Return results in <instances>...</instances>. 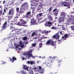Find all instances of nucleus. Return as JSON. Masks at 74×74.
<instances>
[{
	"label": "nucleus",
	"instance_id": "nucleus-1",
	"mask_svg": "<svg viewBox=\"0 0 74 74\" xmlns=\"http://www.w3.org/2000/svg\"><path fill=\"white\" fill-rule=\"evenodd\" d=\"M59 41H62V39H61L60 40H58V41H56L55 42H53V41L51 43V46H55L56 45V44H60L61 42H59Z\"/></svg>",
	"mask_w": 74,
	"mask_h": 74
},
{
	"label": "nucleus",
	"instance_id": "nucleus-2",
	"mask_svg": "<svg viewBox=\"0 0 74 74\" xmlns=\"http://www.w3.org/2000/svg\"><path fill=\"white\" fill-rule=\"evenodd\" d=\"M61 5H64V7H68V8H70L71 4H69L65 1H64L62 3Z\"/></svg>",
	"mask_w": 74,
	"mask_h": 74
},
{
	"label": "nucleus",
	"instance_id": "nucleus-3",
	"mask_svg": "<svg viewBox=\"0 0 74 74\" xmlns=\"http://www.w3.org/2000/svg\"><path fill=\"white\" fill-rule=\"evenodd\" d=\"M30 21L31 22L30 23L32 24L30 25L31 26H32V25H35L36 24V20L34 19V18L31 19Z\"/></svg>",
	"mask_w": 74,
	"mask_h": 74
},
{
	"label": "nucleus",
	"instance_id": "nucleus-4",
	"mask_svg": "<svg viewBox=\"0 0 74 74\" xmlns=\"http://www.w3.org/2000/svg\"><path fill=\"white\" fill-rule=\"evenodd\" d=\"M23 69L26 70H27V71H30L32 70H31V67H28L27 66L24 65L23 67Z\"/></svg>",
	"mask_w": 74,
	"mask_h": 74
},
{
	"label": "nucleus",
	"instance_id": "nucleus-5",
	"mask_svg": "<svg viewBox=\"0 0 74 74\" xmlns=\"http://www.w3.org/2000/svg\"><path fill=\"white\" fill-rule=\"evenodd\" d=\"M18 43L19 44V45L21 48H26V45H24V43H23V42H22V41H20V42H19Z\"/></svg>",
	"mask_w": 74,
	"mask_h": 74
},
{
	"label": "nucleus",
	"instance_id": "nucleus-6",
	"mask_svg": "<svg viewBox=\"0 0 74 74\" xmlns=\"http://www.w3.org/2000/svg\"><path fill=\"white\" fill-rule=\"evenodd\" d=\"M59 11V10L56 8L53 10V12H54V15L55 16H58V12Z\"/></svg>",
	"mask_w": 74,
	"mask_h": 74
},
{
	"label": "nucleus",
	"instance_id": "nucleus-7",
	"mask_svg": "<svg viewBox=\"0 0 74 74\" xmlns=\"http://www.w3.org/2000/svg\"><path fill=\"white\" fill-rule=\"evenodd\" d=\"M64 19V17H60V18L58 20L59 23H61L62 24V22H63Z\"/></svg>",
	"mask_w": 74,
	"mask_h": 74
},
{
	"label": "nucleus",
	"instance_id": "nucleus-8",
	"mask_svg": "<svg viewBox=\"0 0 74 74\" xmlns=\"http://www.w3.org/2000/svg\"><path fill=\"white\" fill-rule=\"evenodd\" d=\"M14 13V10L13 8H12L10 10H9L8 15H13Z\"/></svg>",
	"mask_w": 74,
	"mask_h": 74
},
{
	"label": "nucleus",
	"instance_id": "nucleus-9",
	"mask_svg": "<svg viewBox=\"0 0 74 74\" xmlns=\"http://www.w3.org/2000/svg\"><path fill=\"white\" fill-rule=\"evenodd\" d=\"M45 64L46 65V67H47V66L48 67H51V66H52V64H51L49 63V62L46 61L45 62Z\"/></svg>",
	"mask_w": 74,
	"mask_h": 74
},
{
	"label": "nucleus",
	"instance_id": "nucleus-10",
	"mask_svg": "<svg viewBox=\"0 0 74 74\" xmlns=\"http://www.w3.org/2000/svg\"><path fill=\"white\" fill-rule=\"evenodd\" d=\"M31 15V12L29 11L26 13V15L25 16V18H29V17Z\"/></svg>",
	"mask_w": 74,
	"mask_h": 74
},
{
	"label": "nucleus",
	"instance_id": "nucleus-11",
	"mask_svg": "<svg viewBox=\"0 0 74 74\" xmlns=\"http://www.w3.org/2000/svg\"><path fill=\"white\" fill-rule=\"evenodd\" d=\"M71 21L70 20H68L67 21V22H66V23H65L64 24V25H65L66 27H67V25H70V23H71Z\"/></svg>",
	"mask_w": 74,
	"mask_h": 74
},
{
	"label": "nucleus",
	"instance_id": "nucleus-12",
	"mask_svg": "<svg viewBox=\"0 0 74 74\" xmlns=\"http://www.w3.org/2000/svg\"><path fill=\"white\" fill-rule=\"evenodd\" d=\"M21 6L24 8L27 7L28 6V4L27 3V2H24L23 3V4L22 5H21Z\"/></svg>",
	"mask_w": 74,
	"mask_h": 74
},
{
	"label": "nucleus",
	"instance_id": "nucleus-13",
	"mask_svg": "<svg viewBox=\"0 0 74 74\" xmlns=\"http://www.w3.org/2000/svg\"><path fill=\"white\" fill-rule=\"evenodd\" d=\"M52 25V23L49 21L48 22V23H45V26H49V27H51Z\"/></svg>",
	"mask_w": 74,
	"mask_h": 74
},
{
	"label": "nucleus",
	"instance_id": "nucleus-14",
	"mask_svg": "<svg viewBox=\"0 0 74 74\" xmlns=\"http://www.w3.org/2000/svg\"><path fill=\"white\" fill-rule=\"evenodd\" d=\"M42 8V5H39L37 8V11H39L40 10H41V9Z\"/></svg>",
	"mask_w": 74,
	"mask_h": 74
},
{
	"label": "nucleus",
	"instance_id": "nucleus-15",
	"mask_svg": "<svg viewBox=\"0 0 74 74\" xmlns=\"http://www.w3.org/2000/svg\"><path fill=\"white\" fill-rule=\"evenodd\" d=\"M7 22L6 21L5 22L2 27V29H5L7 27Z\"/></svg>",
	"mask_w": 74,
	"mask_h": 74
},
{
	"label": "nucleus",
	"instance_id": "nucleus-16",
	"mask_svg": "<svg viewBox=\"0 0 74 74\" xmlns=\"http://www.w3.org/2000/svg\"><path fill=\"white\" fill-rule=\"evenodd\" d=\"M10 61L12 62V63L14 62V60H16V58H15V57H12V59L11 58H10Z\"/></svg>",
	"mask_w": 74,
	"mask_h": 74
},
{
	"label": "nucleus",
	"instance_id": "nucleus-17",
	"mask_svg": "<svg viewBox=\"0 0 74 74\" xmlns=\"http://www.w3.org/2000/svg\"><path fill=\"white\" fill-rule=\"evenodd\" d=\"M47 16L49 20L50 21H52V20H53V18H52V17L51 15H49V14H48Z\"/></svg>",
	"mask_w": 74,
	"mask_h": 74
},
{
	"label": "nucleus",
	"instance_id": "nucleus-18",
	"mask_svg": "<svg viewBox=\"0 0 74 74\" xmlns=\"http://www.w3.org/2000/svg\"><path fill=\"white\" fill-rule=\"evenodd\" d=\"M60 37V35H59V33H57L53 35L52 37Z\"/></svg>",
	"mask_w": 74,
	"mask_h": 74
},
{
	"label": "nucleus",
	"instance_id": "nucleus-19",
	"mask_svg": "<svg viewBox=\"0 0 74 74\" xmlns=\"http://www.w3.org/2000/svg\"><path fill=\"white\" fill-rule=\"evenodd\" d=\"M64 37H72L70 35V34H69V35L67 34H66L64 35Z\"/></svg>",
	"mask_w": 74,
	"mask_h": 74
},
{
	"label": "nucleus",
	"instance_id": "nucleus-20",
	"mask_svg": "<svg viewBox=\"0 0 74 74\" xmlns=\"http://www.w3.org/2000/svg\"><path fill=\"white\" fill-rule=\"evenodd\" d=\"M16 30H17L18 34H21V32H22V29H16Z\"/></svg>",
	"mask_w": 74,
	"mask_h": 74
},
{
	"label": "nucleus",
	"instance_id": "nucleus-21",
	"mask_svg": "<svg viewBox=\"0 0 74 74\" xmlns=\"http://www.w3.org/2000/svg\"><path fill=\"white\" fill-rule=\"evenodd\" d=\"M32 69L33 70H34V72H35L36 70L37 69V67L35 65H33V67L32 68Z\"/></svg>",
	"mask_w": 74,
	"mask_h": 74
},
{
	"label": "nucleus",
	"instance_id": "nucleus-22",
	"mask_svg": "<svg viewBox=\"0 0 74 74\" xmlns=\"http://www.w3.org/2000/svg\"><path fill=\"white\" fill-rule=\"evenodd\" d=\"M42 13H39L38 14H37L36 17V18H40V16H42Z\"/></svg>",
	"mask_w": 74,
	"mask_h": 74
},
{
	"label": "nucleus",
	"instance_id": "nucleus-23",
	"mask_svg": "<svg viewBox=\"0 0 74 74\" xmlns=\"http://www.w3.org/2000/svg\"><path fill=\"white\" fill-rule=\"evenodd\" d=\"M31 6L36 7L37 6V3H35V2L33 3H31Z\"/></svg>",
	"mask_w": 74,
	"mask_h": 74
},
{
	"label": "nucleus",
	"instance_id": "nucleus-24",
	"mask_svg": "<svg viewBox=\"0 0 74 74\" xmlns=\"http://www.w3.org/2000/svg\"><path fill=\"white\" fill-rule=\"evenodd\" d=\"M38 68L40 71H44V68H42V66H38Z\"/></svg>",
	"mask_w": 74,
	"mask_h": 74
},
{
	"label": "nucleus",
	"instance_id": "nucleus-25",
	"mask_svg": "<svg viewBox=\"0 0 74 74\" xmlns=\"http://www.w3.org/2000/svg\"><path fill=\"white\" fill-rule=\"evenodd\" d=\"M37 34L36 32H34L32 34V35H31V37H34V36H36Z\"/></svg>",
	"mask_w": 74,
	"mask_h": 74
},
{
	"label": "nucleus",
	"instance_id": "nucleus-26",
	"mask_svg": "<svg viewBox=\"0 0 74 74\" xmlns=\"http://www.w3.org/2000/svg\"><path fill=\"white\" fill-rule=\"evenodd\" d=\"M60 16H63V17H64L65 16H66V15H65V12H61V15H60Z\"/></svg>",
	"mask_w": 74,
	"mask_h": 74
},
{
	"label": "nucleus",
	"instance_id": "nucleus-27",
	"mask_svg": "<svg viewBox=\"0 0 74 74\" xmlns=\"http://www.w3.org/2000/svg\"><path fill=\"white\" fill-rule=\"evenodd\" d=\"M52 8L51 7H50L49 8V9H48L47 11V12L48 13H49V12H51V11H52Z\"/></svg>",
	"mask_w": 74,
	"mask_h": 74
},
{
	"label": "nucleus",
	"instance_id": "nucleus-28",
	"mask_svg": "<svg viewBox=\"0 0 74 74\" xmlns=\"http://www.w3.org/2000/svg\"><path fill=\"white\" fill-rule=\"evenodd\" d=\"M17 19L16 18V17H14V23H14V25H15V24H16L17 23Z\"/></svg>",
	"mask_w": 74,
	"mask_h": 74
},
{
	"label": "nucleus",
	"instance_id": "nucleus-29",
	"mask_svg": "<svg viewBox=\"0 0 74 74\" xmlns=\"http://www.w3.org/2000/svg\"><path fill=\"white\" fill-rule=\"evenodd\" d=\"M50 40H48L47 41V42H46V45H50V44L51 45V44L50 43Z\"/></svg>",
	"mask_w": 74,
	"mask_h": 74
},
{
	"label": "nucleus",
	"instance_id": "nucleus-30",
	"mask_svg": "<svg viewBox=\"0 0 74 74\" xmlns=\"http://www.w3.org/2000/svg\"><path fill=\"white\" fill-rule=\"evenodd\" d=\"M30 63L31 65H32L33 64H36V62H35L34 61H31L30 62Z\"/></svg>",
	"mask_w": 74,
	"mask_h": 74
},
{
	"label": "nucleus",
	"instance_id": "nucleus-31",
	"mask_svg": "<svg viewBox=\"0 0 74 74\" xmlns=\"http://www.w3.org/2000/svg\"><path fill=\"white\" fill-rule=\"evenodd\" d=\"M26 23L25 21L23 20V21L21 22V24H22V26H23V25H25Z\"/></svg>",
	"mask_w": 74,
	"mask_h": 74
},
{
	"label": "nucleus",
	"instance_id": "nucleus-32",
	"mask_svg": "<svg viewBox=\"0 0 74 74\" xmlns=\"http://www.w3.org/2000/svg\"><path fill=\"white\" fill-rule=\"evenodd\" d=\"M26 31L25 30L23 31V32H22V31L21 32L20 34H21V36H24V33H25Z\"/></svg>",
	"mask_w": 74,
	"mask_h": 74
},
{
	"label": "nucleus",
	"instance_id": "nucleus-33",
	"mask_svg": "<svg viewBox=\"0 0 74 74\" xmlns=\"http://www.w3.org/2000/svg\"><path fill=\"white\" fill-rule=\"evenodd\" d=\"M32 54L31 53H29L27 54V57L29 58L30 57H32Z\"/></svg>",
	"mask_w": 74,
	"mask_h": 74
},
{
	"label": "nucleus",
	"instance_id": "nucleus-34",
	"mask_svg": "<svg viewBox=\"0 0 74 74\" xmlns=\"http://www.w3.org/2000/svg\"><path fill=\"white\" fill-rule=\"evenodd\" d=\"M20 10H22V11H25V8H24L23 7H22L21 6Z\"/></svg>",
	"mask_w": 74,
	"mask_h": 74
},
{
	"label": "nucleus",
	"instance_id": "nucleus-35",
	"mask_svg": "<svg viewBox=\"0 0 74 74\" xmlns=\"http://www.w3.org/2000/svg\"><path fill=\"white\" fill-rule=\"evenodd\" d=\"M52 59H53L54 60H58V58L56 57H53L52 58Z\"/></svg>",
	"mask_w": 74,
	"mask_h": 74
},
{
	"label": "nucleus",
	"instance_id": "nucleus-36",
	"mask_svg": "<svg viewBox=\"0 0 74 74\" xmlns=\"http://www.w3.org/2000/svg\"><path fill=\"white\" fill-rule=\"evenodd\" d=\"M38 22H39V23H41V22H44V21H41V19L39 18L38 19Z\"/></svg>",
	"mask_w": 74,
	"mask_h": 74
},
{
	"label": "nucleus",
	"instance_id": "nucleus-37",
	"mask_svg": "<svg viewBox=\"0 0 74 74\" xmlns=\"http://www.w3.org/2000/svg\"><path fill=\"white\" fill-rule=\"evenodd\" d=\"M24 12L23 11V10H21L20 9V11L19 12V14H22V13H23V12Z\"/></svg>",
	"mask_w": 74,
	"mask_h": 74
},
{
	"label": "nucleus",
	"instance_id": "nucleus-38",
	"mask_svg": "<svg viewBox=\"0 0 74 74\" xmlns=\"http://www.w3.org/2000/svg\"><path fill=\"white\" fill-rule=\"evenodd\" d=\"M21 73H22L23 74H26V73L23 70H21Z\"/></svg>",
	"mask_w": 74,
	"mask_h": 74
},
{
	"label": "nucleus",
	"instance_id": "nucleus-39",
	"mask_svg": "<svg viewBox=\"0 0 74 74\" xmlns=\"http://www.w3.org/2000/svg\"><path fill=\"white\" fill-rule=\"evenodd\" d=\"M30 17L29 18H25V21L26 22V23L27 22H28V21H29V19H30Z\"/></svg>",
	"mask_w": 74,
	"mask_h": 74
},
{
	"label": "nucleus",
	"instance_id": "nucleus-40",
	"mask_svg": "<svg viewBox=\"0 0 74 74\" xmlns=\"http://www.w3.org/2000/svg\"><path fill=\"white\" fill-rule=\"evenodd\" d=\"M42 43L41 42L39 44V47L40 48L42 47Z\"/></svg>",
	"mask_w": 74,
	"mask_h": 74
},
{
	"label": "nucleus",
	"instance_id": "nucleus-41",
	"mask_svg": "<svg viewBox=\"0 0 74 74\" xmlns=\"http://www.w3.org/2000/svg\"><path fill=\"white\" fill-rule=\"evenodd\" d=\"M16 25H18V26H22V23H21L20 22H19L17 24H16Z\"/></svg>",
	"mask_w": 74,
	"mask_h": 74
},
{
	"label": "nucleus",
	"instance_id": "nucleus-42",
	"mask_svg": "<svg viewBox=\"0 0 74 74\" xmlns=\"http://www.w3.org/2000/svg\"><path fill=\"white\" fill-rule=\"evenodd\" d=\"M32 47H36V43H33V44H32Z\"/></svg>",
	"mask_w": 74,
	"mask_h": 74
},
{
	"label": "nucleus",
	"instance_id": "nucleus-43",
	"mask_svg": "<svg viewBox=\"0 0 74 74\" xmlns=\"http://www.w3.org/2000/svg\"><path fill=\"white\" fill-rule=\"evenodd\" d=\"M62 60H61L60 61H59L58 63L59 64L58 65V66H59L60 65V62H62Z\"/></svg>",
	"mask_w": 74,
	"mask_h": 74
},
{
	"label": "nucleus",
	"instance_id": "nucleus-44",
	"mask_svg": "<svg viewBox=\"0 0 74 74\" xmlns=\"http://www.w3.org/2000/svg\"><path fill=\"white\" fill-rule=\"evenodd\" d=\"M14 45L16 47V48H17L18 47V46H19V45H17V44L16 43Z\"/></svg>",
	"mask_w": 74,
	"mask_h": 74
},
{
	"label": "nucleus",
	"instance_id": "nucleus-45",
	"mask_svg": "<svg viewBox=\"0 0 74 74\" xmlns=\"http://www.w3.org/2000/svg\"><path fill=\"white\" fill-rule=\"evenodd\" d=\"M50 32H51V31H47V32L45 33V34L46 35H47V34H48V33H50Z\"/></svg>",
	"mask_w": 74,
	"mask_h": 74
},
{
	"label": "nucleus",
	"instance_id": "nucleus-46",
	"mask_svg": "<svg viewBox=\"0 0 74 74\" xmlns=\"http://www.w3.org/2000/svg\"><path fill=\"white\" fill-rule=\"evenodd\" d=\"M8 19H11L12 18V16H8Z\"/></svg>",
	"mask_w": 74,
	"mask_h": 74
},
{
	"label": "nucleus",
	"instance_id": "nucleus-47",
	"mask_svg": "<svg viewBox=\"0 0 74 74\" xmlns=\"http://www.w3.org/2000/svg\"><path fill=\"white\" fill-rule=\"evenodd\" d=\"M72 30L74 31V27L73 26H71V27Z\"/></svg>",
	"mask_w": 74,
	"mask_h": 74
},
{
	"label": "nucleus",
	"instance_id": "nucleus-48",
	"mask_svg": "<svg viewBox=\"0 0 74 74\" xmlns=\"http://www.w3.org/2000/svg\"><path fill=\"white\" fill-rule=\"evenodd\" d=\"M27 37H24L23 38V40H24V41H26V40H27Z\"/></svg>",
	"mask_w": 74,
	"mask_h": 74
},
{
	"label": "nucleus",
	"instance_id": "nucleus-49",
	"mask_svg": "<svg viewBox=\"0 0 74 74\" xmlns=\"http://www.w3.org/2000/svg\"><path fill=\"white\" fill-rule=\"evenodd\" d=\"M12 31H16V29H15V27H13L12 28Z\"/></svg>",
	"mask_w": 74,
	"mask_h": 74
},
{
	"label": "nucleus",
	"instance_id": "nucleus-50",
	"mask_svg": "<svg viewBox=\"0 0 74 74\" xmlns=\"http://www.w3.org/2000/svg\"><path fill=\"white\" fill-rule=\"evenodd\" d=\"M4 38L3 39V41H5V40H7V39H8V38Z\"/></svg>",
	"mask_w": 74,
	"mask_h": 74
},
{
	"label": "nucleus",
	"instance_id": "nucleus-51",
	"mask_svg": "<svg viewBox=\"0 0 74 74\" xmlns=\"http://www.w3.org/2000/svg\"><path fill=\"white\" fill-rule=\"evenodd\" d=\"M44 72V71H41L39 72V73H41V74H43Z\"/></svg>",
	"mask_w": 74,
	"mask_h": 74
},
{
	"label": "nucleus",
	"instance_id": "nucleus-52",
	"mask_svg": "<svg viewBox=\"0 0 74 74\" xmlns=\"http://www.w3.org/2000/svg\"><path fill=\"white\" fill-rule=\"evenodd\" d=\"M46 32V30L42 31V34L45 33Z\"/></svg>",
	"mask_w": 74,
	"mask_h": 74
},
{
	"label": "nucleus",
	"instance_id": "nucleus-53",
	"mask_svg": "<svg viewBox=\"0 0 74 74\" xmlns=\"http://www.w3.org/2000/svg\"><path fill=\"white\" fill-rule=\"evenodd\" d=\"M67 37H62V39L64 40H66L67 39Z\"/></svg>",
	"mask_w": 74,
	"mask_h": 74
},
{
	"label": "nucleus",
	"instance_id": "nucleus-54",
	"mask_svg": "<svg viewBox=\"0 0 74 74\" xmlns=\"http://www.w3.org/2000/svg\"><path fill=\"white\" fill-rule=\"evenodd\" d=\"M16 11L17 12H19V8H16Z\"/></svg>",
	"mask_w": 74,
	"mask_h": 74
},
{
	"label": "nucleus",
	"instance_id": "nucleus-55",
	"mask_svg": "<svg viewBox=\"0 0 74 74\" xmlns=\"http://www.w3.org/2000/svg\"><path fill=\"white\" fill-rule=\"evenodd\" d=\"M62 29L63 30H66V28L64 27H62Z\"/></svg>",
	"mask_w": 74,
	"mask_h": 74
},
{
	"label": "nucleus",
	"instance_id": "nucleus-56",
	"mask_svg": "<svg viewBox=\"0 0 74 74\" xmlns=\"http://www.w3.org/2000/svg\"><path fill=\"white\" fill-rule=\"evenodd\" d=\"M37 63H38V64H39V63H41V61H37Z\"/></svg>",
	"mask_w": 74,
	"mask_h": 74
},
{
	"label": "nucleus",
	"instance_id": "nucleus-57",
	"mask_svg": "<svg viewBox=\"0 0 74 74\" xmlns=\"http://www.w3.org/2000/svg\"><path fill=\"white\" fill-rule=\"evenodd\" d=\"M16 31H14V32H15V33H14L15 34H18V32L17 30H16Z\"/></svg>",
	"mask_w": 74,
	"mask_h": 74
},
{
	"label": "nucleus",
	"instance_id": "nucleus-58",
	"mask_svg": "<svg viewBox=\"0 0 74 74\" xmlns=\"http://www.w3.org/2000/svg\"><path fill=\"white\" fill-rule=\"evenodd\" d=\"M34 11H35V9H33L32 10V14L34 13Z\"/></svg>",
	"mask_w": 74,
	"mask_h": 74
},
{
	"label": "nucleus",
	"instance_id": "nucleus-59",
	"mask_svg": "<svg viewBox=\"0 0 74 74\" xmlns=\"http://www.w3.org/2000/svg\"><path fill=\"white\" fill-rule=\"evenodd\" d=\"M51 29H54V30H55L56 29V27H53L51 28Z\"/></svg>",
	"mask_w": 74,
	"mask_h": 74
},
{
	"label": "nucleus",
	"instance_id": "nucleus-60",
	"mask_svg": "<svg viewBox=\"0 0 74 74\" xmlns=\"http://www.w3.org/2000/svg\"><path fill=\"white\" fill-rule=\"evenodd\" d=\"M2 14V11H0V16H1V14Z\"/></svg>",
	"mask_w": 74,
	"mask_h": 74
},
{
	"label": "nucleus",
	"instance_id": "nucleus-61",
	"mask_svg": "<svg viewBox=\"0 0 74 74\" xmlns=\"http://www.w3.org/2000/svg\"><path fill=\"white\" fill-rule=\"evenodd\" d=\"M27 63L28 64H29L30 63V61H28L27 62Z\"/></svg>",
	"mask_w": 74,
	"mask_h": 74
},
{
	"label": "nucleus",
	"instance_id": "nucleus-62",
	"mask_svg": "<svg viewBox=\"0 0 74 74\" xmlns=\"http://www.w3.org/2000/svg\"><path fill=\"white\" fill-rule=\"evenodd\" d=\"M40 31V30H35V33H38V32Z\"/></svg>",
	"mask_w": 74,
	"mask_h": 74
},
{
	"label": "nucleus",
	"instance_id": "nucleus-63",
	"mask_svg": "<svg viewBox=\"0 0 74 74\" xmlns=\"http://www.w3.org/2000/svg\"><path fill=\"white\" fill-rule=\"evenodd\" d=\"M31 9H32V10H34L35 9V8L34 7H31Z\"/></svg>",
	"mask_w": 74,
	"mask_h": 74
},
{
	"label": "nucleus",
	"instance_id": "nucleus-64",
	"mask_svg": "<svg viewBox=\"0 0 74 74\" xmlns=\"http://www.w3.org/2000/svg\"><path fill=\"white\" fill-rule=\"evenodd\" d=\"M71 18H74V16H73V15H71Z\"/></svg>",
	"mask_w": 74,
	"mask_h": 74
}]
</instances>
